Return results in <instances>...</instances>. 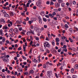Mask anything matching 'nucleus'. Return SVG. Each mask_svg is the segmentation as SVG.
<instances>
[{"label": "nucleus", "mask_w": 78, "mask_h": 78, "mask_svg": "<svg viewBox=\"0 0 78 78\" xmlns=\"http://www.w3.org/2000/svg\"><path fill=\"white\" fill-rule=\"evenodd\" d=\"M1 12H2L4 15L6 13V11H5V10H1Z\"/></svg>", "instance_id": "obj_12"}, {"label": "nucleus", "mask_w": 78, "mask_h": 78, "mask_svg": "<svg viewBox=\"0 0 78 78\" xmlns=\"http://www.w3.org/2000/svg\"><path fill=\"white\" fill-rule=\"evenodd\" d=\"M31 34H34V32H33V31H32V30H31L30 31H28L27 34L28 36H30V35Z\"/></svg>", "instance_id": "obj_3"}, {"label": "nucleus", "mask_w": 78, "mask_h": 78, "mask_svg": "<svg viewBox=\"0 0 78 78\" xmlns=\"http://www.w3.org/2000/svg\"><path fill=\"white\" fill-rule=\"evenodd\" d=\"M5 9H7V10H9H9H10V8H9V6H7L6 7H5Z\"/></svg>", "instance_id": "obj_18"}, {"label": "nucleus", "mask_w": 78, "mask_h": 78, "mask_svg": "<svg viewBox=\"0 0 78 78\" xmlns=\"http://www.w3.org/2000/svg\"><path fill=\"white\" fill-rule=\"evenodd\" d=\"M52 44L53 45H55V41L54 40H53V41H52Z\"/></svg>", "instance_id": "obj_52"}, {"label": "nucleus", "mask_w": 78, "mask_h": 78, "mask_svg": "<svg viewBox=\"0 0 78 78\" xmlns=\"http://www.w3.org/2000/svg\"><path fill=\"white\" fill-rule=\"evenodd\" d=\"M8 28V27H7L6 26H5L4 27H3V30L5 29V30H7Z\"/></svg>", "instance_id": "obj_22"}, {"label": "nucleus", "mask_w": 78, "mask_h": 78, "mask_svg": "<svg viewBox=\"0 0 78 78\" xmlns=\"http://www.w3.org/2000/svg\"><path fill=\"white\" fill-rule=\"evenodd\" d=\"M18 70L19 72H23V71L22 69L20 70V68H19L18 69Z\"/></svg>", "instance_id": "obj_39"}, {"label": "nucleus", "mask_w": 78, "mask_h": 78, "mask_svg": "<svg viewBox=\"0 0 78 78\" xmlns=\"http://www.w3.org/2000/svg\"><path fill=\"white\" fill-rule=\"evenodd\" d=\"M5 42H6V43L7 44H9V41L8 40H6Z\"/></svg>", "instance_id": "obj_56"}, {"label": "nucleus", "mask_w": 78, "mask_h": 78, "mask_svg": "<svg viewBox=\"0 0 78 78\" xmlns=\"http://www.w3.org/2000/svg\"><path fill=\"white\" fill-rule=\"evenodd\" d=\"M5 41L6 39L5 38V37H3V38L2 39V42H5Z\"/></svg>", "instance_id": "obj_20"}, {"label": "nucleus", "mask_w": 78, "mask_h": 78, "mask_svg": "<svg viewBox=\"0 0 78 78\" xmlns=\"http://www.w3.org/2000/svg\"><path fill=\"white\" fill-rule=\"evenodd\" d=\"M29 73H31L32 74H33V73H34V70H33L31 69Z\"/></svg>", "instance_id": "obj_23"}, {"label": "nucleus", "mask_w": 78, "mask_h": 78, "mask_svg": "<svg viewBox=\"0 0 78 78\" xmlns=\"http://www.w3.org/2000/svg\"><path fill=\"white\" fill-rule=\"evenodd\" d=\"M55 6L56 8H58V7H59V6H60V4L58 3H56L55 4Z\"/></svg>", "instance_id": "obj_8"}, {"label": "nucleus", "mask_w": 78, "mask_h": 78, "mask_svg": "<svg viewBox=\"0 0 78 78\" xmlns=\"http://www.w3.org/2000/svg\"><path fill=\"white\" fill-rule=\"evenodd\" d=\"M51 36L54 37H56V35L53 34H51Z\"/></svg>", "instance_id": "obj_51"}, {"label": "nucleus", "mask_w": 78, "mask_h": 78, "mask_svg": "<svg viewBox=\"0 0 78 78\" xmlns=\"http://www.w3.org/2000/svg\"><path fill=\"white\" fill-rule=\"evenodd\" d=\"M14 31L16 33H18V30L17 28H16L14 30Z\"/></svg>", "instance_id": "obj_10"}, {"label": "nucleus", "mask_w": 78, "mask_h": 78, "mask_svg": "<svg viewBox=\"0 0 78 78\" xmlns=\"http://www.w3.org/2000/svg\"><path fill=\"white\" fill-rule=\"evenodd\" d=\"M56 17L57 18H59L60 17V15L58 14H56Z\"/></svg>", "instance_id": "obj_24"}, {"label": "nucleus", "mask_w": 78, "mask_h": 78, "mask_svg": "<svg viewBox=\"0 0 78 78\" xmlns=\"http://www.w3.org/2000/svg\"><path fill=\"white\" fill-rule=\"evenodd\" d=\"M22 57L23 59H24L25 60H27V58H26V57H25L23 55H22Z\"/></svg>", "instance_id": "obj_40"}, {"label": "nucleus", "mask_w": 78, "mask_h": 78, "mask_svg": "<svg viewBox=\"0 0 78 78\" xmlns=\"http://www.w3.org/2000/svg\"><path fill=\"white\" fill-rule=\"evenodd\" d=\"M72 31H73V29L72 28H70L69 29V31H70L71 33H72Z\"/></svg>", "instance_id": "obj_42"}, {"label": "nucleus", "mask_w": 78, "mask_h": 78, "mask_svg": "<svg viewBox=\"0 0 78 78\" xmlns=\"http://www.w3.org/2000/svg\"><path fill=\"white\" fill-rule=\"evenodd\" d=\"M24 75H28V72H26L25 73H24Z\"/></svg>", "instance_id": "obj_33"}, {"label": "nucleus", "mask_w": 78, "mask_h": 78, "mask_svg": "<svg viewBox=\"0 0 78 78\" xmlns=\"http://www.w3.org/2000/svg\"><path fill=\"white\" fill-rule=\"evenodd\" d=\"M38 20L39 23H40V24H42V19L41 18H38Z\"/></svg>", "instance_id": "obj_7"}, {"label": "nucleus", "mask_w": 78, "mask_h": 78, "mask_svg": "<svg viewBox=\"0 0 78 78\" xmlns=\"http://www.w3.org/2000/svg\"><path fill=\"white\" fill-rule=\"evenodd\" d=\"M35 39L36 41H39V37H35Z\"/></svg>", "instance_id": "obj_35"}, {"label": "nucleus", "mask_w": 78, "mask_h": 78, "mask_svg": "<svg viewBox=\"0 0 78 78\" xmlns=\"http://www.w3.org/2000/svg\"><path fill=\"white\" fill-rule=\"evenodd\" d=\"M73 5H75L76 4V2H75V1H73Z\"/></svg>", "instance_id": "obj_53"}, {"label": "nucleus", "mask_w": 78, "mask_h": 78, "mask_svg": "<svg viewBox=\"0 0 78 78\" xmlns=\"http://www.w3.org/2000/svg\"><path fill=\"white\" fill-rule=\"evenodd\" d=\"M50 5H54V3L52 1H51L50 3Z\"/></svg>", "instance_id": "obj_32"}, {"label": "nucleus", "mask_w": 78, "mask_h": 78, "mask_svg": "<svg viewBox=\"0 0 78 78\" xmlns=\"http://www.w3.org/2000/svg\"><path fill=\"white\" fill-rule=\"evenodd\" d=\"M47 75L50 78V76L51 75V74H52V72L51 71H47Z\"/></svg>", "instance_id": "obj_1"}, {"label": "nucleus", "mask_w": 78, "mask_h": 78, "mask_svg": "<svg viewBox=\"0 0 78 78\" xmlns=\"http://www.w3.org/2000/svg\"><path fill=\"white\" fill-rule=\"evenodd\" d=\"M9 12L10 16H14V12Z\"/></svg>", "instance_id": "obj_9"}, {"label": "nucleus", "mask_w": 78, "mask_h": 78, "mask_svg": "<svg viewBox=\"0 0 78 78\" xmlns=\"http://www.w3.org/2000/svg\"><path fill=\"white\" fill-rule=\"evenodd\" d=\"M9 5V4L8 3V2H6L5 4L4 5V6L5 7H6V5Z\"/></svg>", "instance_id": "obj_27"}, {"label": "nucleus", "mask_w": 78, "mask_h": 78, "mask_svg": "<svg viewBox=\"0 0 78 78\" xmlns=\"http://www.w3.org/2000/svg\"><path fill=\"white\" fill-rule=\"evenodd\" d=\"M56 12H54L53 13H52V15L54 16H55L56 15Z\"/></svg>", "instance_id": "obj_55"}, {"label": "nucleus", "mask_w": 78, "mask_h": 78, "mask_svg": "<svg viewBox=\"0 0 78 78\" xmlns=\"http://www.w3.org/2000/svg\"><path fill=\"white\" fill-rule=\"evenodd\" d=\"M56 42H59V38H56L55 39Z\"/></svg>", "instance_id": "obj_19"}, {"label": "nucleus", "mask_w": 78, "mask_h": 78, "mask_svg": "<svg viewBox=\"0 0 78 78\" xmlns=\"http://www.w3.org/2000/svg\"><path fill=\"white\" fill-rule=\"evenodd\" d=\"M22 23V21L21 20H17L15 23L16 24H20V23Z\"/></svg>", "instance_id": "obj_5"}, {"label": "nucleus", "mask_w": 78, "mask_h": 78, "mask_svg": "<svg viewBox=\"0 0 78 78\" xmlns=\"http://www.w3.org/2000/svg\"><path fill=\"white\" fill-rule=\"evenodd\" d=\"M61 42L64 44H66V42L64 40H62Z\"/></svg>", "instance_id": "obj_28"}, {"label": "nucleus", "mask_w": 78, "mask_h": 78, "mask_svg": "<svg viewBox=\"0 0 78 78\" xmlns=\"http://www.w3.org/2000/svg\"><path fill=\"white\" fill-rule=\"evenodd\" d=\"M22 27L19 28V31H22Z\"/></svg>", "instance_id": "obj_58"}, {"label": "nucleus", "mask_w": 78, "mask_h": 78, "mask_svg": "<svg viewBox=\"0 0 78 78\" xmlns=\"http://www.w3.org/2000/svg\"><path fill=\"white\" fill-rule=\"evenodd\" d=\"M73 77V78H76L77 77V76L75 75H73V77Z\"/></svg>", "instance_id": "obj_44"}, {"label": "nucleus", "mask_w": 78, "mask_h": 78, "mask_svg": "<svg viewBox=\"0 0 78 78\" xmlns=\"http://www.w3.org/2000/svg\"><path fill=\"white\" fill-rule=\"evenodd\" d=\"M66 38L67 37H66L65 36H63L61 37V39H66Z\"/></svg>", "instance_id": "obj_34"}, {"label": "nucleus", "mask_w": 78, "mask_h": 78, "mask_svg": "<svg viewBox=\"0 0 78 78\" xmlns=\"http://www.w3.org/2000/svg\"><path fill=\"white\" fill-rule=\"evenodd\" d=\"M43 68H44V69H45V68L47 67V66H46V65H45V64H44L43 66Z\"/></svg>", "instance_id": "obj_45"}, {"label": "nucleus", "mask_w": 78, "mask_h": 78, "mask_svg": "<svg viewBox=\"0 0 78 78\" xmlns=\"http://www.w3.org/2000/svg\"><path fill=\"white\" fill-rule=\"evenodd\" d=\"M48 37L49 39H51L52 38V37H51V35H50L49 34H48Z\"/></svg>", "instance_id": "obj_15"}, {"label": "nucleus", "mask_w": 78, "mask_h": 78, "mask_svg": "<svg viewBox=\"0 0 78 78\" xmlns=\"http://www.w3.org/2000/svg\"><path fill=\"white\" fill-rule=\"evenodd\" d=\"M71 73H73V72H74V69L73 68L71 70Z\"/></svg>", "instance_id": "obj_37"}, {"label": "nucleus", "mask_w": 78, "mask_h": 78, "mask_svg": "<svg viewBox=\"0 0 78 78\" xmlns=\"http://www.w3.org/2000/svg\"><path fill=\"white\" fill-rule=\"evenodd\" d=\"M53 19L54 20H57V17H54L53 18Z\"/></svg>", "instance_id": "obj_62"}, {"label": "nucleus", "mask_w": 78, "mask_h": 78, "mask_svg": "<svg viewBox=\"0 0 78 78\" xmlns=\"http://www.w3.org/2000/svg\"><path fill=\"white\" fill-rule=\"evenodd\" d=\"M45 17L47 18H49V15H45Z\"/></svg>", "instance_id": "obj_63"}, {"label": "nucleus", "mask_w": 78, "mask_h": 78, "mask_svg": "<svg viewBox=\"0 0 78 78\" xmlns=\"http://www.w3.org/2000/svg\"><path fill=\"white\" fill-rule=\"evenodd\" d=\"M67 48V46L66 45H64L63 47H62V48Z\"/></svg>", "instance_id": "obj_47"}, {"label": "nucleus", "mask_w": 78, "mask_h": 78, "mask_svg": "<svg viewBox=\"0 0 78 78\" xmlns=\"http://www.w3.org/2000/svg\"><path fill=\"white\" fill-rule=\"evenodd\" d=\"M36 8H37V7L36 6H34L33 7V9H36Z\"/></svg>", "instance_id": "obj_54"}, {"label": "nucleus", "mask_w": 78, "mask_h": 78, "mask_svg": "<svg viewBox=\"0 0 78 78\" xmlns=\"http://www.w3.org/2000/svg\"><path fill=\"white\" fill-rule=\"evenodd\" d=\"M48 16L49 17H51V18L54 17V16L51 14V13H49L48 14Z\"/></svg>", "instance_id": "obj_17"}, {"label": "nucleus", "mask_w": 78, "mask_h": 78, "mask_svg": "<svg viewBox=\"0 0 78 78\" xmlns=\"http://www.w3.org/2000/svg\"><path fill=\"white\" fill-rule=\"evenodd\" d=\"M29 5H30V3H27V5H26L27 7H29Z\"/></svg>", "instance_id": "obj_46"}, {"label": "nucleus", "mask_w": 78, "mask_h": 78, "mask_svg": "<svg viewBox=\"0 0 78 78\" xmlns=\"http://www.w3.org/2000/svg\"><path fill=\"white\" fill-rule=\"evenodd\" d=\"M76 16H78V9L76 10Z\"/></svg>", "instance_id": "obj_64"}, {"label": "nucleus", "mask_w": 78, "mask_h": 78, "mask_svg": "<svg viewBox=\"0 0 78 78\" xmlns=\"http://www.w3.org/2000/svg\"><path fill=\"white\" fill-rule=\"evenodd\" d=\"M69 41H70V42H71V43H72V42H73V40L71 38L69 37Z\"/></svg>", "instance_id": "obj_13"}, {"label": "nucleus", "mask_w": 78, "mask_h": 78, "mask_svg": "<svg viewBox=\"0 0 78 78\" xmlns=\"http://www.w3.org/2000/svg\"><path fill=\"white\" fill-rule=\"evenodd\" d=\"M12 31H13V29H11L9 30V32H11V33L12 32Z\"/></svg>", "instance_id": "obj_50"}, {"label": "nucleus", "mask_w": 78, "mask_h": 78, "mask_svg": "<svg viewBox=\"0 0 78 78\" xmlns=\"http://www.w3.org/2000/svg\"><path fill=\"white\" fill-rule=\"evenodd\" d=\"M3 61L4 62H8V58L5 57V58H4L2 59Z\"/></svg>", "instance_id": "obj_6"}, {"label": "nucleus", "mask_w": 78, "mask_h": 78, "mask_svg": "<svg viewBox=\"0 0 78 78\" xmlns=\"http://www.w3.org/2000/svg\"><path fill=\"white\" fill-rule=\"evenodd\" d=\"M1 21H2L3 23H6V22L5 21V20L3 19H2L1 20Z\"/></svg>", "instance_id": "obj_21"}, {"label": "nucleus", "mask_w": 78, "mask_h": 78, "mask_svg": "<svg viewBox=\"0 0 78 78\" xmlns=\"http://www.w3.org/2000/svg\"><path fill=\"white\" fill-rule=\"evenodd\" d=\"M65 41L66 42H69V40H67V38L65 39Z\"/></svg>", "instance_id": "obj_48"}, {"label": "nucleus", "mask_w": 78, "mask_h": 78, "mask_svg": "<svg viewBox=\"0 0 78 78\" xmlns=\"http://www.w3.org/2000/svg\"><path fill=\"white\" fill-rule=\"evenodd\" d=\"M62 7H64L65 6V5H66V4L64 3H63L61 4Z\"/></svg>", "instance_id": "obj_26"}, {"label": "nucleus", "mask_w": 78, "mask_h": 78, "mask_svg": "<svg viewBox=\"0 0 78 78\" xmlns=\"http://www.w3.org/2000/svg\"><path fill=\"white\" fill-rule=\"evenodd\" d=\"M74 68L75 69H78V65L76 64L74 66Z\"/></svg>", "instance_id": "obj_14"}, {"label": "nucleus", "mask_w": 78, "mask_h": 78, "mask_svg": "<svg viewBox=\"0 0 78 78\" xmlns=\"http://www.w3.org/2000/svg\"><path fill=\"white\" fill-rule=\"evenodd\" d=\"M44 47H50V44L47 42H45L44 43Z\"/></svg>", "instance_id": "obj_2"}, {"label": "nucleus", "mask_w": 78, "mask_h": 78, "mask_svg": "<svg viewBox=\"0 0 78 78\" xmlns=\"http://www.w3.org/2000/svg\"><path fill=\"white\" fill-rule=\"evenodd\" d=\"M45 40L46 41H49V39H48V38L47 37H46Z\"/></svg>", "instance_id": "obj_60"}, {"label": "nucleus", "mask_w": 78, "mask_h": 78, "mask_svg": "<svg viewBox=\"0 0 78 78\" xmlns=\"http://www.w3.org/2000/svg\"><path fill=\"white\" fill-rule=\"evenodd\" d=\"M47 5H50V1H48L46 2Z\"/></svg>", "instance_id": "obj_49"}, {"label": "nucleus", "mask_w": 78, "mask_h": 78, "mask_svg": "<svg viewBox=\"0 0 78 78\" xmlns=\"http://www.w3.org/2000/svg\"><path fill=\"white\" fill-rule=\"evenodd\" d=\"M43 21L44 22H45L47 21V19L45 18H43Z\"/></svg>", "instance_id": "obj_25"}, {"label": "nucleus", "mask_w": 78, "mask_h": 78, "mask_svg": "<svg viewBox=\"0 0 78 78\" xmlns=\"http://www.w3.org/2000/svg\"><path fill=\"white\" fill-rule=\"evenodd\" d=\"M36 5L38 7H40L41 6V3L40 2H38L36 3Z\"/></svg>", "instance_id": "obj_4"}, {"label": "nucleus", "mask_w": 78, "mask_h": 78, "mask_svg": "<svg viewBox=\"0 0 78 78\" xmlns=\"http://www.w3.org/2000/svg\"><path fill=\"white\" fill-rule=\"evenodd\" d=\"M4 16L5 17H9V15L7 13H5L4 15Z\"/></svg>", "instance_id": "obj_16"}, {"label": "nucleus", "mask_w": 78, "mask_h": 78, "mask_svg": "<svg viewBox=\"0 0 78 78\" xmlns=\"http://www.w3.org/2000/svg\"><path fill=\"white\" fill-rule=\"evenodd\" d=\"M58 2L59 3H62L63 1H62V0H58Z\"/></svg>", "instance_id": "obj_30"}, {"label": "nucleus", "mask_w": 78, "mask_h": 78, "mask_svg": "<svg viewBox=\"0 0 78 78\" xmlns=\"http://www.w3.org/2000/svg\"><path fill=\"white\" fill-rule=\"evenodd\" d=\"M32 22H33V21H28V23H29V24H31V23Z\"/></svg>", "instance_id": "obj_38"}, {"label": "nucleus", "mask_w": 78, "mask_h": 78, "mask_svg": "<svg viewBox=\"0 0 78 78\" xmlns=\"http://www.w3.org/2000/svg\"><path fill=\"white\" fill-rule=\"evenodd\" d=\"M65 28H69V27H68V25L67 24H65Z\"/></svg>", "instance_id": "obj_36"}, {"label": "nucleus", "mask_w": 78, "mask_h": 78, "mask_svg": "<svg viewBox=\"0 0 78 78\" xmlns=\"http://www.w3.org/2000/svg\"><path fill=\"white\" fill-rule=\"evenodd\" d=\"M0 34L2 36H3V30L1 29L0 30Z\"/></svg>", "instance_id": "obj_11"}, {"label": "nucleus", "mask_w": 78, "mask_h": 78, "mask_svg": "<svg viewBox=\"0 0 78 78\" xmlns=\"http://www.w3.org/2000/svg\"><path fill=\"white\" fill-rule=\"evenodd\" d=\"M22 50V48L20 47L18 48V50Z\"/></svg>", "instance_id": "obj_61"}, {"label": "nucleus", "mask_w": 78, "mask_h": 78, "mask_svg": "<svg viewBox=\"0 0 78 78\" xmlns=\"http://www.w3.org/2000/svg\"><path fill=\"white\" fill-rule=\"evenodd\" d=\"M39 30H41V31H40V32H41V31H44V27H42L41 29H39Z\"/></svg>", "instance_id": "obj_31"}, {"label": "nucleus", "mask_w": 78, "mask_h": 78, "mask_svg": "<svg viewBox=\"0 0 78 78\" xmlns=\"http://www.w3.org/2000/svg\"><path fill=\"white\" fill-rule=\"evenodd\" d=\"M46 53H50V51H49V50H48V49H47L46 50Z\"/></svg>", "instance_id": "obj_43"}, {"label": "nucleus", "mask_w": 78, "mask_h": 78, "mask_svg": "<svg viewBox=\"0 0 78 78\" xmlns=\"http://www.w3.org/2000/svg\"><path fill=\"white\" fill-rule=\"evenodd\" d=\"M41 15V16H45V14L44 13H40Z\"/></svg>", "instance_id": "obj_57"}, {"label": "nucleus", "mask_w": 78, "mask_h": 78, "mask_svg": "<svg viewBox=\"0 0 78 78\" xmlns=\"http://www.w3.org/2000/svg\"><path fill=\"white\" fill-rule=\"evenodd\" d=\"M41 62V59H38L37 61V62H38V63H39V62Z\"/></svg>", "instance_id": "obj_41"}, {"label": "nucleus", "mask_w": 78, "mask_h": 78, "mask_svg": "<svg viewBox=\"0 0 78 78\" xmlns=\"http://www.w3.org/2000/svg\"><path fill=\"white\" fill-rule=\"evenodd\" d=\"M33 62H37V60H36V58H34V59L33 60Z\"/></svg>", "instance_id": "obj_29"}, {"label": "nucleus", "mask_w": 78, "mask_h": 78, "mask_svg": "<svg viewBox=\"0 0 78 78\" xmlns=\"http://www.w3.org/2000/svg\"><path fill=\"white\" fill-rule=\"evenodd\" d=\"M2 51H4V50H5V48L4 47H2Z\"/></svg>", "instance_id": "obj_59"}]
</instances>
